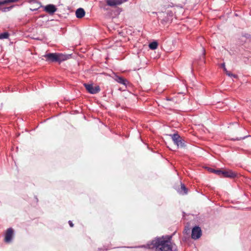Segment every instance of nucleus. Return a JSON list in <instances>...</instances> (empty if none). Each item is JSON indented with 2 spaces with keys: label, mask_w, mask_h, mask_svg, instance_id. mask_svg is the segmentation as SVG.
<instances>
[{
  "label": "nucleus",
  "mask_w": 251,
  "mask_h": 251,
  "mask_svg": "<svg viewBox=\"0 0 251 251\" xmlns=\"http://www.w3.org/2000/svg\"><path fill=\"white\" fill-rule=\"evenodd\" d=\"M179 192L182 194H186L187 193V189L183 184H181V187L179 190Z\"/></svg>",
  "instance_id": "obj_12"
},
{
  "label": "nucleus",
  "mask_w": 251,
  "mask_h": 251,
  "mask_svg": "<svg viewBox=\"0 0 251 251\" xmlns=\"http://www.w3.org/2000/svg\"><path fill=\"white\" fill-rule=\"evenodd\" d=\"M14 235V230L12 228H9L7 229L4 238V241L6 243H9L11 241Z\"/></svg>",
  "instance_id": "obj_8"
},
{
  "label": "nucleus",
  "mask_w": 251,
  "mask_h": 251,
  "mask_svg": "<svg viewBox=\"0 0 251 251\" xmlns=\"http://www.w3.org/2000/svg\"><path fill=\"white\" fill-rule=\"evenodd\" d=\"M19 0H0V5H4L8 3L11 2H16L19 1Z\"/></svg>",
  "instance_id": "obj_11"
},
{
  "label": "nucleus",
  "mask_w": 251,
  "mask_h": 251,
  "mask_svg": "<svg viewBox=\"0 0 251 251\" xmlns=\"http://www.w3.org/2000/svg\"><path fill=\"white\" fill-rule=\"evenodd\" d=\"M99 3H100V7L103 8L104 9H105V7H104V4L102 2L100 1L99 2Z\"/></svg>",
  "instance_id": "obj_18"
},
{
  "label": "nucleus",
  "mask_w": 251,
  "mask_h": 251,
  "mask_svg": "<svg viewBox=\"0 0 251 251\" xmlns=\"http://www.w3.org/2000/svg\"><path fill=\"white\" fill-rule=\"evenodd\" d=\"M226 75H228V76H232L235 78H236L237 77L236 75L232 74V73H230L228 71H226Z\"/></svg>",
  "instance_id": "obj_16"
},
{
  "label": "nucleus",
  "mask_w": 251,
  "mask_h": 251,
  "mask_svg": "<svg viewBox=\"0 0 251 251\" xmlns=\"http://www.w3.org/2000/svg\"><path fill=\"white\" fill-rule=\"evenodd\" d=\"M69 225H70V226L71 227H73V226H74V224H73V223H72V221H69Z\"/></svg>",
  "instance_id": "obj_21"
},
{
  "label": "nucleus",
  "mask_w": 251,
  "mask_h": 251,
  "mask_svg": "<svg viewBox=\"0 0 251 251\" xmlns=\"http://www.w3.org/2000/svg\"><path fill=\"white\" fill-rule=\"evenodd\" d=\"M84 86L87 91L92 94L98 93L100 91V87L99 86L94 87L92 84L84 83Z\"/></svg>",
  "instance_id": "obj_5"
},
{
  "label": "nucleus",
  "mask_w": 251,
  "mask_h": 251,
  "mask_svg": "<svg viewBox=\"0 0 251 251\" xmlns=\"http://www.w3.org/2000/svg\"><path fill=\"white\" fill-rule=\"evenodd\" d=\"M172 237L168 238L161 237L152 240L150 248L155 251H177L176 245L171 242Z\"/></svg>",
  "instance_id": "obj_1"
},
{
  "label": "nucleus",
  "mask_w": 251,
  "mask_h": 251,
  "mask_svg": "<svg viewBox=\"0 0 251 251\" xmlns=\"http://www.w3.org/2000/svg\"><path fill=\"white\" fill-rule=\"evenodd\" d=\"M117 81L121 83V84H124L125 85H126V83L127 82V81L126 79L123 78V77H119L117 78Z\"/></svg>",
  "instance_id": "obj_14"
},
{
  "label": "nucleus",
  "mask_w": 251,
  "mask_h": 251,
  "mask_svg": "<svg viewBox=\"0 0 251 251\" xmlns=\"http://www.w3.org/2000/svg\"><path fill=\"white\" fill-rule=\"evenodd\" d=\"M216 174L223 177L234 178L236 176V174L231 170H217Z\"/></svg>",
  "instance_id": "obj_4"
},
{
  "label": "nucleus",
  "mask_w": 251,
  "mask_h": 251,
  "mask_svg": "<svg viewBox=\"0 0 251 251\" xmlns=\"http://www.w3.org/2000/svg\"><path fill=\"white\" fill-rule=\"evenodd\" d=\"M44 10L50 14H52L56 11L57 8L55 5L50 4L45 7Z\"/></svg>",
  "instance_id": "obj_9"
},
{
  "label": "nucleus",
  "mask_w": 251,
  "mask_h": 251,
  "mask_svg": "<svg viewBox=\"0 0 251 251\" xmlns=\"http://www.w3.org/2000/svg\"><path fill=\"white\" fill-rule=\"evenodd\" d=\"M209 170V171L210 172L214 173H215L216 174V171L217 170H214V169H212V168H210Z\"/></svg>",
  "instance_id": "obj_20"
},
{
  "label": "nucleus",
  "mask_w": 251,
  "mask_h": 251,
  "mask_svg": "<svg viewBox=\"0 0 251 251\" xmlns=\"http://www.w3.org/2000/svg\"><path fill=\"white\" fill-rule=\"evenodd\" d=\"M170 136H171V138L174 142V144L176 146L177 148H183L186 147L185 141L178 134L175 133L171 134L170 135Z\"/></svg>",
  "instance_id": "obj_3"
},
{
  "label": "nucleus",
  "mask_w": 251,
  "mask_h": 251,
  "mask_svg": "<svg viewBox=\"0 0 251 251\" xmlns=\"http://www.w3.org/2000/svg\"><path fill=\"white\" fill-rule=\"evenodd\" d=\"M248 136H244L243 137H240L239 139H237V140H240L241 139H245V138H246Z\"/></svg>",
  "instance_id": "obj_22"
},
{
  "label": "nucleus",
  "mask_w": 251,
  "mask_h": 251,
  "mask_svg": "<svg viewBox=\"0 0 251 251\" xmlns=\"http://www.w3.org/2000/svg\"><path fill=\"white\" fill-rule=\"evenodd\" d=\"M149 48L151 50H155L158 47V43L156 41L151 42L149 44Z\"/></svg>",
  "instance_id": "obj_13"
},
{
  "label": "nucleus",
  "mask_w": 251,
  "mask_h": 251,
  "mask_svg": "<svg viewBox=\"0 0 251 251\" xmlns=\"http://www.w3.org/2000/svg\"><path fill=\"white\" fill-rule=\"evenodd\" d=\"M85 14V10L82 8H79L75 11L76 17L78 19L83 18Z\"/></svg>",
  "instance_id": "obj_10"
},
{
  "label": "nucleus",
  "mask_w": 251,
  "mask_h": 251,
  "mask_svg": "<svg viewBox=\"0 0 251 251\" xmlns=\"http://www.w3.org/2000/svg\"><path fill=\"white\" fill-rule=\"evenodd\" d=\"M9 36V34L7 32L0 33V39H7Z\"/></svg>",
  "instance_id": "obj_15"
},
{
  "label": "nucleus",
  "mask_w": 251,
  "mask_h": 251,
  "mask_svg": "<svg viewBox=\"0 0 251 251\" xmlns=\"http://www.w3.org/2000/svg\"><path fill=\"white\" fill-rule=\"evenodd\" d=\"M201 235V228L198 226L194 227L192 230L191 237L194 239L199 238Z\"/></svg>",
  "instance_id": "obj_7"
},
{
  "label": "nucleus",
  "mask_w": 251,
  "mask_h": 251,
  "mask_svg": "<svg viewBox=\"0 0 251 251\" xmlns=\"http://www.w3.org/2000/svg\"><path fill=\"white\" fill-rule=\"evenodd\" d=\"M13 7V6H10V7H4L3 9V11L4 12H6V11H9Z\"/></svg>",
  "instance_id": "obj_17"
},
{
  "label": "nucleus",
  "mask_w": 251,
  "mask_h": 251,
  "mask_svg": "<svg viewBox=\"0 0 251 251\" xmlns=\"http://www.w3.org/2000/svg\"><path fill=\"white\" fill-rule=\"evenodd\" d=\"M49 62H61L67 59L66 55L61 53H49L43 56Z\"/></svg>",
  "instance_id": "obj_2"
},
{
  "label": "nucleus",
  "mask_w": 251,
  "mask_h": 251,
  "mask_svg": "<svg viewBox=\"0 0 251 251\" xmlns=\"http://www.w3.org/2000/svg\"><path fill=\"white\" fill-rule=\"evenodd\" d=\"M222 67H223V69H224V71L226 72V71H227V69H226V67H225V63H223L222 65Z\"/></svg>",
  "instance_id": "obj_19"
},
{
  "label": "nucleus",
  "mask_w": 251,
  "mask_h": 251,
  "mask_svg": "<svg viewBox=\"0 0 251 251\" xmlns=\"http://www.w3.org/2000/svg\"><path fill=\"white\" fill-rule=\"evenodd\" d=\"M108 6L115 7L119 5L126 1V0H104Z\"/></svg>",
  "instance_id": "obj_6"
}]
</instances>
